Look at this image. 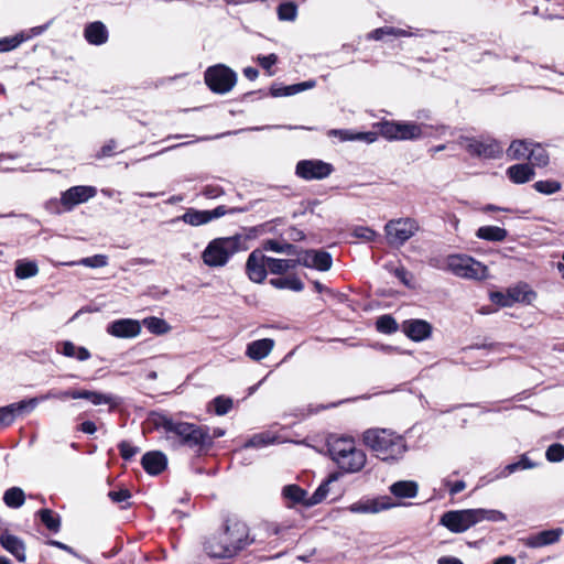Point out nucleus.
<instances>
[{
	"label": "nucleus",
	"mask_w": 564,
	"mask_h": 564,
	"mask_svg": "<svg viewBox=\"0 0 564 564\" xmlns=\"http://www.w3.org/2000/svg\"><path fill=\"white\" fill-rule=\"evenodd\" d=\"M158 426L165 433V438L173 448L186 446L200 452L212 446V437L207 426L182 422L169 416H161Z\"/></svg>",
	"instance_id": "nucleus-1"
},
{
	"label": "nucleus",
	"mask_w": 564,
	"mask_h": 564,
	"mask_svg": "<svg viewBox=\"0 0 564 564\" xmlns=\"http://www.w3.org/2000/svg\"><path fill=\"white\" fill-rule=\"evenodd\" d=\"M362 442L377 458L387 463L400 460L408 451L404 437L389 429H368L362 433Z\"/></svg>",
	"instance_id": "nucleus-2"
},
{
	"label": "nucleus",
	"mask_w": 564,
	"mask_h": 564,
	"mask_svg": "<svg viewBox=\"0 0 564 564\" xmlns=\"http://www.w3.org/2000/svg\"><path fill=\"white\" fill-rule=\"evenodd\" d=\"M507 520V516L495 509H463L451 510L440 519V523L453 533H463L471 527L482 522H502Z\"/></svg>",
	"instance_id": "nucleus-3"
},
{
	"label": "nucleus",
	"mask_w": 564,
	"mask_h": 564,
	"mask_svg": "<svg viewBox=\"0 0 564 564\" xmlns=\"http://www.w3.org/2000/svg\"><path fill=\"white\" fill-rule=\"evenodd\" d=\"M230 532L237 538L235 542H228L229 538L224 531L207 538L204 542L205 553L214 558H229L252 542L249 540L248 527L243 522H234V528Z\"/></svg>",
	"instance_id": "nucleus-4"
},
{
	"label": "nucleus",
	"mask_w": 564,
	"mask_h": 564,
	"mask_svg": "<svg viewBox=\"0 0 564 564\" xmlns=\"http://www.w3.org/2000/svg\"><path fill=\"white\" fill-rule=\"evenodd\" d=\"M243 250H247L246 239L240 235L216 238L202 252V259L207 267L221 268L235 253Z\"/></svg>",
	"instance_id": "nucleus-5"
},
{
	"label": "nucleus",
	"mask_w": 564,
	"mask_h": 564,
	"mask_svg": "<svg viewBox=\"0 0 564 564\" xmlns=\"http://www.w3.org/2000/svg\"><path fill=\"white\" fill-rule=\"evenodd\" d=\"M329 453L333 460L345 473H358L367 462L366 453L357 448L354 440L348 437L335 440L329 446Z\"/></svg>",
	"instance_id": "nucleus-6"
},
{
	"label": "nucleus",
	"mask_w": 564,
	"mask_h": 564,
	"mask_svg": "<svg viewBox=\"0 0 564 564\" xmlns=\"http://www.w3.org/2000/svg\"><path fill=\"white\" fill-rule=\"evenodd\" d=\"M380 134L387 140H417L432 135L433 126L411 121L383 120L377 123Z\"/></svg>",
	"instance_id": "nucleus-7"
},
{
	"label": "nucleus",
	"mask_w": 564,
	"mask_h": 564,
	"mask_svg": "<svg viewBox=\"0 0 564 564\" xmlns=\"http://www.w3.org/2000/svg\"><path fill=\"white\" fill-rule=\"evenodd\" d=\"M438 268L462 279L484 280L488 276V268L467 254H449Z\"/></svg>",
	"instance_id": "nucleus-8"
},
{
	"label": "nucleus",
	"mask_w": 564,
	"mask_h": 564,
	"mask_svg": "<svg viewBox=\"0 0 564 564\" xmlns=\"http://www.w3.org/2000/svg\"><path fill=\"white\" fill-rule=\"evenodd\" d=\"M457 143L471 155L480 159H498L502 155L503 148L497 140L490 137H459Z\"/></svg>",
	"instance_id": "nucleus-9"
},
{
	"label": "nucleus",
	"mask_w": 564,
	"mask_h": 564,
	"mask_svg": "<svg viewBox=\"0 0 564 564\" xmlns=\"http://www.w3.org/2000/svg\"><path fill=\"white\" fill-rule=\"evenodd\" d=\"M420 229L413 218L391 219L384 225L386 239L389 246L399 248L410 240Z\"/></svg>",
	"instance_id": "nucleus-10"
},
{
	"label": "nucleus",
	"mask_w": 564,
	"mask_h": 564,
	"mask_svg": "<svg viewBox=\"0 0 564 564\" xmlns=\"http://www.w3.org/2000/svg\"><path fill=\"white\" fill-rule=\"evenodd\" d=\"M237 82L236 73L223 65L210 66L205 72V83L209 89L217 94H226L230 91Z\"/></svg>",
	"instance_id": "nucleus-11"
},
{
	"label": "nucleus",
	"mask_w": 564,
	"mask_h": 564,
	"mask_svg": "<svg viewBox=\"0 0 564 564\" xmlns=\"http://www.w3.org/2000/svg\"><path fill=\"white\" fill-rule=\"evenodd\" d=\"M50 397H58V400L72 399H86L94 405L107 404L110 409H115L122 403V399L111 393H102L89 390H58V394H51Z\"/></svg>",
	"instance_id": "nucleus-12"
},
{
	"label": "nucleus",
	"mask_w": 564,
	"mask_h": 564,
	"mask_svg": "<svg viewBox=\"0 0 564 564\" xmlns=\"http://www.w3.org/2000/svg\"><path fill=\"white\" fill-rule=\"evenodd\" d=\"M334 172V166L322 160H301L296 163L295 175L304 181H321Z\"/></svg>",
	"instance_id": "nucleus-13"
},
{
	"label": "nucleus",
	"mask_w": 564,
	"mask_h": 564,
	"mask_svg": "<svg viewBox=\"0 0 564 564\" xmlns=\"http://www.w3.org/2000/svg\"><path fill=\"white\" fill-rule=\"evenodd\" d=\"M97 195V188L88 185L69 187L61 194L59 204L65 210L70 212L77 205L88 202Z\"/></svg>",
	"instance_id": "nucleus-14"
},
{
	"label": "nucleus",
	"mask_w": 564,
	"mask_h": 564,
	"mask_svg": "<svg viewBox=\"0 0 564 564\" xmlns=\"http://www.w3.org/2000/svg\"><path fill=\"white\" fill-rule=\"evenodd\" d=\"M227 214L225 206H218L213 210H198L188 208L182 216L175 218L173 223L182 220L191 226H202L218 219Z\"/></svg>",
	"instance_id": "nucleus-15"
},
{
	"label": "nucleus",
	"mask_w": 564,
	"mask_h": 564,
	"mask_svg": "<svg viewBox=\"0 0 564 564\" xmlns=\"http://www.w3.org/2000/svg\"><path fill=\"white\" fill-rule=\"evenodd\" d=\"M299 265L328 271L332 268L333 259L329 252L324 250H302L297 252Z\"/></svg>",
	"instance_id": "nucleus-16"
},
{
	"label": "nucleus",
	"mask_w": 564,
	"mask_h": 564,
	"mask_svg": "<svg viewBox=\"0 0 564 564\" xmlns=\"http://www.w3.org/2000/svg\"><path fill=\"white\" fill-rule=\"evenodd\" d=\"M246 273L254 283H262L268 275L267 256L260 249H254L246 262Z\"/></svg>",
	"instance_id": "nucleus-17"
},
{
	"label": "nucleus",
	"mask_w": 564,
	"mask_h": 564,
	"mask_svg": "<svg viewBox=\"0 0 564 564\" xmlns=\"http://www.w3.org/2000/svg\"><path fill=\"white\" fill-rule=\"evenodd\" d=\"M107 333L117 338H134L141 333V324L132 318L117 319L108 324Z\"/></svg>",
	"instance_id": "nucleus-18"
},
{
	"label": "nucleus",
	"mask_w": 564,
	"mask_h": 564,
	"mask_svg": "<svg viewBox=\"0 0 564 564\" xmlns=\"http://www.w3.org/2000/svg\"><path fill=\"white\" fill-rule=\"evenodd\" d=\"M394 503L387 496L373 499L360 500L349 506L352 513H378L392 508Z\"/></svg>",
	"instance_id": "nucleus-19"
},
{
	"label": "nucleus",
	"mask_w": 564,
	"mask_h": 564,
	"mask_svg": "<svg viewBox=\"0 0 564 564\" xmlns=\"http://www.w3.org/2000/svg\"><path fill=\"white\" fill-rule=\"evenodd\" d=\"M563 532L564 531L562 528L544 530L522 539V542L530 549H539L556 543L562 536Z\"/></svg>",
	"instance_id": "nucleus-20"
},
{
	"label": "nucleus",
	"mask_w": 564,
	"mask_h": 564,
	"mask_svg": "<svg viewBox=\"0 0 564 564\" xmlns=\"http://www.w3.org/2000/svg\"><path fill=\"white\" fill-rule=\"evenodd\" d=\"M403 333L415 341H421L431 336L432 326L424 319H409L402 324Z\"/></svg>",
	"instance_id": "nucleus-21"
},
{
	"label": "nucleus",
	"mask_w": 564,
	"mask_h": 564,
	"mask_svg": "<svg viewBox=\"0 0 564 564\" xmlns=\"http://www.w3.org/2000/svg\"><path fill=\"white\" fill-rule=\"evenodd\" d=\"M51 394H58V390H55V389H51L48 390L46 393L44 394H41L39 397H34V398H31L29 400H22L20 402H17V403H11L10 406L15 415L19 416V415H22L24 413H30L32 412L40 402H43V401H46V400H51V399H56L58 400V397H48Z\"/></svg>",
	"instance_id": "nucleus-22"
},
{
	"label": "nucleus",
	"mask_w": 564,
	"mask_h": 564,
	"mask_svg": "<svg viewBox=\"0 0 564 564\" xmlns=\"http://www.w3.org/2000/svg\"><path fill=\"white\" fill-rule=\"evenodd\" d=\"M141 464L148 474L159 475L166 468L167 458L162 452H148L143 455Z\"/></svg>",
	"instance_id": "nucleus-23"
},
{
	"label": "nucleus",
	"mask_w": 564,
	"mask_h": 564,
	"mask_svg": "<svg viewBox=\"0 0 564 564\" xmlns=\"http://www.w3.org/2000/svg\"><path fill=\"white\" fill-rule=\"evenodd\" d=\"M1 546L11 553L19 562H25V546L21 539L10 533H2L0 535Z\"/></svg>",
	"instance_id": "nucleus-24"
},
{
	"label": "nucleus",
	"mask_w": 564,
	"mask_h": 564,
	"mask_svg": "<svg viewBox=\"0 0 564 564\" xmlns=\"http://www.w3.org/2000/svg\"><path fill=\"white\" fill-rule=\"evenodd\" d=\"M274 340L271 338H263L251 341L247 346L246 355L256 361L265 358L273 349Z\"/></svg>",
	"instance_id": "nucleus-25"
},
{
	"label": "nucleus",
	"mask_w": 564,
	"mask_h": 564,
	"mask_svg": "<svg viewBox=\"0 0 564 564\" xmlns=\"http://www.w3.org/2000/svg\"><path fill=\"white\" fill-rule=\"evenodd\" d=\"M507 290L508 296L511 299L512 304H531L536 299V293L525 282H519L518 284L510 286Z\"/></svg>",
	"instance_id": "nucleus-26"
},
{
	"label": "nucleus",
	"mask_w": 564,
	"mask_h": 564,
	"mask_svg": "<svg viewBox=\"0 0 564 564\" xmlns=\"http://www.w3.org/2000/svg\"><path fill=\"white\" fill-rule=\"evenodd\" d=\"M56 351L65 357L74 358L78 361H86L91 357L89 350L83 346H76L70 340L58 343Z\"/></svg>",
	"instance_id": "nucleus-27"
},
{
	"label": "nucleus",
	"mask_w": 564,
	"mask_h": 564,
	"mask_svg": "<svg viewBox=\"0 0 564 564\" xmlns=\"http://www.w3.org/2000/svg\"><path fill=\"white\" fill-rule=\"evenodd\" d=\"M85 39L93 45H101L108 40V31L106 25L100 22L89 23L84 31Z\"/></svg>",
	"instance_id": "nucleus-28"
},
{
	"label": "nucleus",
	"mask_w": 564,
	"mask_h": 564,
	"mask_svg": "<svg viewBox=\"0 0 564 564\" xmlns=\"http://www.w3.org/2000/svg\"><path fill=\"white\" fill-rule=\"evenodd\" d=\"M509 180L514 184H524L531 181L534 175V169L529 164H514L507 169Z\"/></svg>",
	"instance_id": "nucleus-29"
},
{
	"label": "nucleus",
	"mask_w": 564,
	"mask_h": 564,
	"mask_svg": "<svg viewBox=\"0 0 564 564\" xmlns=\"http://www.w3.org/2000/svg\"><path fill=\"white\" fill-rule=\"evenodd\" d=\"M508 236V231L498 226H481L476 231V237L481 240L500 242Z\"/></svg>",
	"instance_id": "nucleus-30"
},
{
	"label": "nucleus",
	"mask_w": 564,
	"mask_h": 564,
	"mask_svg": "<svg viewBox=\"0 0 564 564\" xmlns=\"http://www.w3.org/2000/svg\"><path fill=\"white\" fill-rule=\"evenodd\" d=\"M263 251H272L276 253H284L288 256H297V247L286 242V241H279L275 239H267L262 242L261 249Z\"/></svg>",
	"instance_id": "nucleus-31"
},
{
	"label": "nucleus",
	"mask_w": 564,
	"mask_h": 564,
	"mask_svg": "<svg viewBox=\"0 0 564 564\" xmlns=\"http://www.w3.org/2000/svg\"><path fill=\"white\" fill-rule=\"evenodd\" d=\"M268 271L272 274H284L290 270H294L299 265L296 259H275L267 257Z\"/></svg>",
	"instance_id": "nucleus-32"
},
{
	"label": "nucleus",
	"mask_w": 564,
	"mask_h": 564,
	"mask_svg": "<svg viewBox=\"0 0 564 564\" xmlns=\"http://www.w3.org/2000/svg\"><path fill=\"white\" fill-rule=\"evenodd\" d=\"M417 484L411 480H401L391 485L390 491L399 498H414L417 495Z\"/></svg>",
	"instance_id": "nucleus-33"
},
{
	"label": "nucleus",
	"mask_w": 564,
	"mask_h": 564,
	"mask_svg": "<svg viewBox=\"0 0 564 564\" xmlns=\"http://www.w3.org/2000/svg\"><path fill=\"white\" fill-rule=\"evenodd\" d=\"M528 160L531 162V166L543 167L549 164V153L540 144L531 142Z\"/></svg>",
	"instance_id": "nucleus-34"
},
{
	"label": "nucleus",
	"mask_w": 564,
	"mask_h": 564,
	"mask_svg": "<svg viewBox=\"0 0 564 564\" xmlns=\"http://www.w3.org/2000/svg\"><path fill=\"white\" fill-rule=\"evenodd\" d=\"M531 141L514 140L507 149V156L510 160H528Z\"/></svg>",
	"instance_id": "nucleus-35"
},
{
	"label": "nucleus",
	"mask_w": 564,
	"mask_h": 564,
	"mask_svg": "<svg viewBox=\"0 0 564 564\" xmlns=\"http://www.w3.org/2000/svg\"><path fill=\"white\" fill-rule=\"evenodd\" d=\"M335 480H337V475H329V477L317 487L314 494L307 498V501H305V506L312 507L321 503L329 492V484Z\"/></svg>",
	"instance_id": "nucleus-36"
},
{
	"label": "nucleus",
	"mask_w": 564,
	"mask_h": 564,
	"mask_svg": "<svg viewBox=\"0 0 564 564\" xmlns=\"http://www.w3.org/2000/svg\"><path fill=\"white\" fill-rule=\"evenodd\" d=\"M534 467H536V463L532 462L527 455H522L518 462L505 466L497 477L507 478L516 471L531 469Z\"/></svg>",
	"instance_id": "nucleus-37"
},
{
	"label": "nucleus",
	"mask_w": 564,
	"mask_h": 564,
	"mask_svg": "<svg viewBox=\"0 0 564 564\" xmlns=\"http://www.w3.org/2000/svg\"><path fill=\"white\" fill-rule=\"evenodd\" d=\"M25 494L20 487H11L3 494V502L7 507L18 509L23 506Z\"/></svg>",
	"instance_id": "nucleus-38"
},
{
	"label": "nucleus",
	"mask_w": 564,
	"mask_h": 564,
	"mask_svg": "<svg viewBox=\"0 0 564 564\" xmlns=\"http://www.w3.org/2000/svg\"><path fill=\"white\" fill-rule=\"evenodd\" d=\"M282 496L292 503H302L305 506V501H307L306 490L297 485L284 486L282 489Z\"/></svg>",
	"instance_id": "nucleus-39"
},
{
	"label": "nucleus",
	"mask_w": 564,
	"mask_h": 564,
	"mask_svg": "<svg viewBox=\"0 0 564 564\" xmlns=\"http://www.w3.org/2000/svg\"><path fill=\"white\" fill-rule=\"evenodd\" d=\"M270 284L279 290L289 289L295 292L304 289L303 282L296 276L271 279Z\"/></svg>",
	"instance_id": "nucleus-40"
},
{
	"label": "nucleus",
	"mask_w": 564,
	"mask_h": 564,
	"mask_svg": "<svg viewBox=\"0 0 564 564\" xmlns=\"http://www.w3.org/2000/svg\"><path fill=\"white\" fill-rule=\"evenodd\" d=\"M142 325H144L150 333L155 335L166 334L171 329V326L164 319L155 316L144 318Z\"/></svg>",
	"instance_id": "nucleus-41"
},
{
	"label": "nucleus",
	"mask_w": 564,
	"mask_h": 564,
	"mask_svg": "<svg viewBox=\"0 0 564 564\" xmlns=\"http://www.w3.org/2000/svg\"><path fill=\"white\" fill-rule=\"evenodd\" d=\"M39 272L37 264L33 261H18L15 275L19 279H29L35 276Z\"/></svg>",
	"instance_id": "nucleus-42"
},
{
	"label": "nucleus",
	"mask_w": 564,
	"mask_h": 564,
	"mask_svg": "<svg viewBox=\"0 0 564 564\" xmlns=\"http://www.w3.org/2000/svg\"><path fill=\"white\" fill-rule=\"evenodd\" d=\"M278 18L281 21H294L297 17V6L293 1L283 2L278 7Z\"/></svg>",
	"instance_id": "nucleus-43"
},
{
	"label": "nucleus",
	"mask_w": 564,
	"mask_h": 564,
	"mask_svg": "<svg viewBox=\"0 0 564 564\" xmlns=\"http://www.w3.org/2000/svg\"><path fill=\"white\" fill-rule=\"evenodd\" d=\"M533 187L541 194L552 195L561 191L562 184L555 180H544L535 182Z\"/></svg>",
	"instance_id": "nucleus-44"
},
{
	"label": "nucleus",
	"mask_w": 564,
	"mask_h": 564,
	"mask_svg": "<svg viewBox=\"0 0 564 564\" xmlns=\"http://www.w3.org/2000/svg\"><path fill=\"white\" fill-rule=\"evenodd\" d=\"M67 265L82 264L88 268H102L108 264V257L105 254H95L93 257L83 258L78 262H67Z\"/></svg>",
	"instance_id": "nucleus-45"
},
{
	"label": "nucleus",
	"mask_w": 564,
	"mask_h": 564,
	"mask_svg": "<svg viewBox=\"0 0 564 564\" xmlns=\"http://www.w3.org/2000/svg\"><path fill=\"white\" fill-rule=\"evenodd\" d=\"M39 516L43 524L51 531L57 532L61 527L58 517H55L50 509H42L39 511Z\"/></svg>",
	"instance_id": "nucleus-46"
},
{
	"label": "nucleus",
	"mask_w": 564,
	"mask_h": 564,
	"mask_svg": "<svg viewBox=\"0 0 564 564\" xmlns=\"http://www.w3.org/2000/svg\"><path fill=\"white\" fill-rule=\"evenodd\" d=\"M273 442V437L270 436L269 433H259L254 434L252 437H250L246 444L245 448H261L264 447Z\"/></svg>",
	"instance_id": "nucleus-47"
},
{
	"label": "nucleus",
	"mask_w": 564,
	"mask_h": 564,
	"mask_svg": "<svg viewBox=\"0 0 564 564\" xmlns=\"http://www.w3.org/2000/svg\"><path fill=\"white\" fill-rule=\"evenodd\" d=\"M26 39H29V36H24L23 33L10 37L0 39V52H9L14 50Z\"/></svg>",
	"instance_id": "nucleus-48"
},
{
	"label": "nucleus",
	"mask_w": 564,
	"mask_h": 564,
	"mask_svg": "<svg viewBox=\"0 0 564 564\" xmlns=\"http://www.w3.org/2000/svg\"><path fill=\"white\" fill-rule=\"evenodd\" d=\"M377 329L384 334H392L398 330V324L392 316L382 315L377 319Z\"/></svg>",
	"instance_id": "nucleus-49"
},
{
	"label": "nucleus",
	"mask_w": 564,
	"mask_h": 564,
	"mask_svg": "<svg viewBox=\"0 0 564 564\" xmlns=\"http://www.w3.org/2000/svg\"><path fill=\"white\" fill-rule=\"evenodd\" d=\"M545 457L551 463H560L564 459V445L554 443L545 452Z\"/></svg>",
	"instance_id": "nucleus-50"
},
{
	"label": "nucleus",
	"mask_w": 564,
	"mask_h": 564,
	"mask_svg": "<svg viewBox=\"0 0 564 564\" xmlns=\"http://www.w3.org/2000/svg\"><path fill=\"white\" fill-rule=\"evenodd\" d=\"M352 236L362 241L370 242V241H373L378 237V234H377V231H375L373 229H371L369 227L358 226V227L354 228Z\"/></svg>",
	"instance_id": "nucleus-51"
},
{
	"label": "nucleus",
	"mask_w": 564,
	"mask_h": 564,
	"mask_svg": "<svg viewBox=\"0 0 564 564\" xmlns=\"http://www.w3.org/2000/svg\"><path fill=\"white\" fill-rule=\"evenodd\" d=\"M213 402L215 405V413L217 415H225L232 408V400L223 395L215 398Z\"/></svg>",
	"instance_id": "nucleus-52"
},
{
	"label": "nucleus",
	"mask_w": 564,
	"mask_h": 564,
	"mask_svg": "<svg viewBox=\"0 0 564 564\" xmlns=\"http://www.w3.org/2000/svg\"><path fill=\"white\" fill-rule=\"evenodd\" d=\"M118 448H119L121 457L126 460L131 459L134 455H137L139 453V448L137 446H133L131 443H129L127 441H122L118 445Z\"/></svg>",
	"instance_id": "nucleus-53"
},
{
	"label": "nucleus",
	"mask_w": 564,
	"mask_h": 564,
	"mask_svg": "<svg viewBox=\"0 0 564 564\" xmlns=\"http://www.w3.org/2000/svg\"><path fill=\"white\" fill-rule=\"evenodd\" d=\"M490 299L494 303L503 307H510L513 305L511 299L508 296V290L506 292H494L491 293Z\"/></svg>",
	"instance_id": "nucleus-54"
},
{
	"label": "nucleus",
	"mask_w": 564,
	"mask_h": 564,
	"mask_svg": "<svg viewBox=\"0 0 564 564\" xmlns=\"http://www.w3.org/2000/svg\"><path fill=\"white\" fill-rule=\"evenodd\" d=\"M15 420V415L9 405L0 408V426L10 425Z\"/></svg>",
	"instance_id": "nucleus-55"
},
{
	"label": "nucleus",
	"mask_w": 564,
	"mask_h": 564,
	"mask_svg": "<svg viewBox=\"0 0 564 564\" xmlns=\"http://www.w3.org/2000/svg\"><path fill=\"white\" fill-rule=\"evenodd\" d=\"M329 135L338 137L340 141H355L356 132L344 129H333L328 132Z\"/></svg>",
	"instance_id": "nucleus-56"
},
{
	"label": "nucleus",
	"mask_w": 564,
	"mask_h": 564,
	"mask_svg": "<svg viewBox=\"0 0 564 564\" xmlns=\"http://www.w3.org/2000/svg\"><path fill=\"white\" fill-rule=\"evenodd\" d=\"M258 63L261 65L262 68L270 70V68L276 64L278 56L275 54H269L265 56H258L257 58Z\"/></svg>",
	"instance_id": "nucleus-57"
},
{
	"label": "nucleus",
	"mask_w": 564,
	"mask_h": 564,
	"mask_svg": "<svg viewBox=\"0 0 564 564\" xmlns=\"http://www.w3.org/2000/svg\"><path fill=\"white\" fill-rule=\"evenodd\" d=\"M202 194L208 199H214L223 195L224 191L219 186L207 185L204 187Z\"/></svg>",
	"instance_id": "nucleus-58"
},
{
	"label": "nucleus",
	"mask_w": 564,
	"mask_h": 564,
	"mask_svg": "<svg viewBox=\"0 0 564 564\" xmlns=\"http://www.w3.org/2000/svg\"><path fill=\"white\" fill-rule=\"evenodd\" d=\"M109 498L113 501V502H124L127 501L131 495L129 492L128 489H120L118 491H110L108 494Z\"/></svg>",
	"instance_id": "nucleus-59"
},
{
	"label": "nucleus",
	"mask_w": 564,
	"mask_h": 564,
	"mask_svg": "<svg viewBox=\"0 0 564 564\" xmlns=\"http://www.w3.org/2000/svg\"><path fill=\"white\" fill-rule=\"evenodd\" d=\"M116 148H117L116 141H113V140L108 141L100 149L99 153L97 154V158L101 159V158H106V156H111Z\"/></svg>",
	"instance_id": "nucleus-60"
},
{
	"label": "nucleus",
	"mask_w": 564,
	"mask_h": 564,
	"mask_svg": "<svg viewBox=\"0 0 564 564\" xmlns=\"http://www.w3.org/2000/svg\"><path fill=\"white\" fill-rule=\"evenodd\" d=\"M377 140L376 132H356L355 141H364L366 143H373Z\"/></svg>",
	"instance_id": "nucleus-61"
},
{
	"label": "nucleus",
	"mask_w": 564,
	"mask_h": 564,
	"mask_svg": "<svg viewBox=\"0 0 564 564\" xmlns=\"http://www.w3.org/2000/svg\"><path fill=\"white\" fill-rule=\"evenodd\" d=\"M315 85H316L315 80H306V82H302V83H299V84H293L292 85L293 88L291 90H293L294 95H295V94H299L301 91L311 89V88L315 87Z\"/></svg>",
	"instance_id": "nucleus-62"
},
{
	"label": "nucleus",
	"mask_w": 564,
	"mask_h": 564,
	"mask_svg": "<svg viewBox=\"0 0 564 564\" xmlns=\"http://www.w3.org/2000/svg\"><path fill=\"white\" fill-rule=\"evenodd\" d=\"M382 31H384V36H409L410 33L403 29H398L393 26H383Z\"/></svg>",
	"instance_id": "nucleus-63"
},
{
	"label": "nucleus",
	"mask_w": 564,
	"mask_h": 564,
	"mask_svg": "<svg viewBox=\"0 0 564 564\" xmlns=\"http://www.w3.org/2000/svg\"><path fill=\"white\" fill-rule=\"evenodd\" d=\"M292 88H293L292 85L280 87V88H272L271 94L274 97L292 96V95H294V91L291 90Z\"/></svg>",
	"instance_id": "nucleus-64"
}]
</instances>
